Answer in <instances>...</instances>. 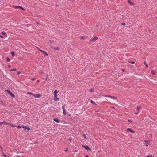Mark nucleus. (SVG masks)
Wrapping results in <instances>:
<instances>
[{
	"label": "nucleus",
	"instance_id": "nucleus-35",
	"mask_svg": "<svg viewBox=\"0 0 157 157\" xmlns=\"http://www.w3.org/2000/svg\"><path fill=\"white\" fill-rule=\"evenodd\" d=\"M3 124V122H0V125Z\"/></svg>",
	"mask_w": 157,
	"mask_h": 157
},
{
	"label": "nucleus",
	"instance_id": "nucleus-43",
	"mask_svg": "<svg viewBox=\"0 0 157 157\" xmlns=\"http://www.w3.org/2000/svg\"><path fill=\"white\" fill-rule=\"evenodd\" d=\"M0 37L1 38H3V37L2 36H1L0 35Z\"/></svg>",
	"mask_w": 157,
	"mask_h": 157
},
{
	"label": "nucleus",
	"instance_id": "nucleus-12",
	"mask_svg": "<svg viewBox=\"0 0 157 157\" xmlns=\"http://www.w3.org/2000/svg\"><path fill=\"white\" fill-rule=\"evenodd\" d=\"M3 124L5 125H6L10 124V123H8L6 121H4V122H3Z\"/></svg>",
	"mask_w": 157,
	"mask_h": 157
},
{
	"label": "nucleus",
	"instance_id": "nucleus-7",
	"mask_svg": "<svg viewBox=\"0 0 157 157\" xmlns=\"http://www.w3.org/2000/svg\"><path fill=\"white\" fill-rule=\"evenodd\" d=\"M82 147L86 149L87 150H90V149L87 146H84L82 145Z\"/></svg>",
	"mask_w": 157,
	"mask_h": 157
},
{
	"label": "nucleus",
	"instance_id": "nucleus-18",
	"mask_svg": "<svg viewBox=\"0 0 157 157\" xmlns=\"http://www.w3.org/2000/svg\"><path fill=\"white\" fill-rule=\"evenodd\" d=\"M144 64L145 65L147 68L148 67V65L145 61L144 62Z\"/></svg>",
	"mask_w": 157,
	"mask_h": 157
},
{
	"label": "nucleus",
	"instance_id": "nucleus-2",
	"mask_svg": "<svg viewBox=\"0 0 157 157\" xmlns=\"http://www.w3.org/2000/svg\"><path fill=\"white\" fill-rule=\"evenodd\" d=\"M62 109H63V114L64 115H66V112L65 108L64 106H62Z\"/></svg>",
	"mask_w": 157,
	"mask_h": 157
},
{
	"label": "nucleus",
	"instance_id": "nucleus-24",
	"mask_svg": "<svg viewBox=\"0 0 157 157\" xmlns=\"http://www.w3.org/2000/svg\"><path fill=\"white\" fill-rule=\"evenodd\" d=\"M2 155L5 157H8L6 155H5L3 152H2Z\"/></svg>",
	"mask_w": 157,
	"mask_h": 157
},
{
	"label": "nucleus",
	"instance_id": "nucleus-29",
	"mask_svg": "<svg viewBox=\"0 0 157 157\" xmlns=\"http://www.w3.org/2000/svg\"><path fill=\"white\" fill-rule=\"evenodd\" d=\"M90 102H91V103H93V104H94L96 105V104H95V103L93 101H92V100H91Z\"/></svg>",
	"mask_w": 157,
	"mask_h": 157
},
{
	"label": "nucleus",
	"instance_id": "nucleus-33",
	"mask_svg": "<svg viewBox=\"0 0 157 157\" xmlns=\"http://www.w3.org/2000/svg\"><path fill=\"white\" fill-rule=\"evenodd\" d=\"M19 7L20 8V9H21L22 10H24V8H23L22 7L20 6Z\"/></svg>",
	"mask_w": 157,
	"mask_h": 157
},
{
	"label": "nucleus",
	"instance_id": "nucleus-15",
	"mask_svg": "<svg viewBox=\"0 0 157 157\" xmlns=\"http://www.w3.org/2000/svg\"><path fill=\"white\" fill-rule=\"evenodd\" d=\"M151 73L152 74L155 75V74L156 72L155 71H154V70H151Z\"/></svg>",
	"mask_w": 157,
	"mask_h": 157
},
{
	"label": "nucleus",
	"instance_id": "nucleus-39",
	"mask_svg": "<svg viewBox=\"0 0 157 157\" xmlns=\"http://www.w3.org/2000/svg\"><path fill=\"white\" fill-rule=\"evenodd\" d=\"M0 148H1V151H2V147H0Z\"/></svg>",
	"mask_w": 157,
	"mask_h": 157
},
{
	"label": "nucleus",
	"instance_id": "nucleus-38",
	"mask_svg": "<svg viewBox=\"0 0 157 157\" xmlns=\"http://www.w3.org/2000/svg\"><path fill=\"white\" fill-rule=\"evenodd\" d=\"M39 50L41 52H42V51H43L40 49H39Z\"/></svg>",
	"mask_w": 157,
	"mask_h": 157
},
{
	"label": "nucleus",
	"instance_id": "nucleus-52",
	"mask_svg": "<svg viewBox=\"0 0 157 157\" xmlns=\"http://www.w3.org/2000/svg\"><path fill=\"white\" fill-rule=\"evenodd\" d=\"M69 140H70V141H71V139H70Z\"/></svg>",
	"mask_w": 157,
	"mask_h": 157
},
{
	"label": "nucleus",
	"instance_id": "nucleus-17",
	"mask_svg": "<svg viewBox=\"0 0 157 157\" xmlns=\"http://www.w3.org/2000/svg\"><path fill=\"white\" fill-rule=\"evenodd\" d=\"M128 2L130 4L132 5H133V3H132V2H131L130 1V0H128Z\"/></svg>",
	"mask_w": 157,
	"mask_h": 157
},
{
	"label": "nucleus",
	"instance_id": "nucleus-6",
	"mask_svg": "<svg viewBox=\"0 0 157 157\" xmlns=\"http://www.w3.org/2000/svg\"><path fill=\"white\" fill-rule=\"evenodd\" d=\"M141 108V107L140 106H137V109L138 112L137 113H134L136 114H138V112H139L138 111Z\"/></svg>",
	"mask_w": 157,
	"mask_h": 157
},
{
	"label": "nucleus",
	"instance_id": "nucleus-51",
	"mask_svg": "<svg viewBox=\"0 0 157 157\" xmlns=\"http://www.w3.org/2000/svg\"><path fill=\"white\" fill-rule=\"evenodd\" d=\"M111 108H114V107H111Z\"/></svg>",
	"mask_w": 157,
	"mask_h": 157
},
{
	"label": "nucleus",
	"instance_id": "nucleus-40",
	"mask_svg": "<svg viewBox=\"0 0 157 157\" xmlns=\"http://www.w3.org/2000/svg\"><path fill=\"white\" fill-rule=\"evenodd\" d=\"M147 157H152V155H148L147 156Z\"/></svg>",
	"mask_w": 157,
	"mask_h": 157
},
{
	"label": "nucleus",
	"instance_id": "nucleus-44",
	"mask_svg": "<svg viewBox=\"0 0 157 157\" xmlns=\"http://www.w3.org/2000/svg\"><path fill=\"white\" fill-rule=\"evenodd\" d=\"M105 99L107 101H109V98H108V99Z\"/></svg>",
	"mask_w": 157,
	"mask_h": 157
},
{
	"label": "nucleus",
	"instance_id": "nucleus-14",
	"mask_svg": "<svg viewBox=\"0 0 157 157\" xmlns=\"http://www.w3.org/2000/svg\"><path fill=\"white\" fill-rule=\"evenodd\" d=\"M42 52L44 53V54L46 56H48V54H47V53L45 51H42Z\"/></svg>",
	"mask_w": 157,
	"mask_h": 157
},
{
	"label": "nucleus",
	"instance_id": "nucleus-19",
	"mask_svg": "<svg viewBox=\"0 0 157 157\" xmlns=\"http://www.w3.org/2000/svg\"><path fill=\"white\" fill-rule=\"evenodd\" d=\"M58 93V91L57 90H55L54 91V94H57V93Z\"/></svg>",
	"mask_w": 157,
	"mask_h": 157
},
{
	"label": "nucleus",
	"instance_id": "nucleus-16",
	"mask_svg": "<svg viewBox=\"0 0 157 157\" xmlns=\"http://www.w3.org/2000/svg\"><path fill=\"white\" fill-rule=\"evenodd\" d=\"M52 48H53V49H55V50H59V48L58 47H52Z\"/></svg>",
	"mask_w": 157,
	"mask_h": 157
},
{
	"label": "nucleus",
	"instance_id": "nucleus-11",
	"mask_svg": "<svg viewBox=\"0 0 157 157\" xmlns=\"http://www.w3.org/2000/svg\"><path fill=\"white\" fill-rule=\"evenodd\" d=\"M54 121L57 123H59L60 122V121L59 119H57L56 118L54 119H53Z\"/></svg>",
	"mask_w": 157,
	"mask_h": 157
},
{
	"label": "nucleus",
	"instance_id": "nucleus-45",
	"mask_svg": "<svg viewBox=\"0 0 157 157\" xmlns=\"http://www.w3.org/2000/svg\"><path fill=\"white\" fill-rule=\"evenodd\" d=\"M39 82V80H38L37 81V82L38 83V82Z\"/></svg>",
	"mask_w": 157,
	"mask_h": 157
},
{
	"label": "nucleus",
	"instance_id": "nucleus-34",
	"mask_svg": "<svg viewBox=\"0 0 157 157\" xmlns=\"http://www.w3.org/2000/svg\"><path fill=\"white\" fill-rule=\"evenodd\" d=\"M122 25H123V26H124V25H125V23H122Z\"/></svg>",
	"mask_w": 157,
	"mask_h": 157
},
{
	"label": "nucleus",
	"instance_id": "nucleus-23",
	"mask_svg": "<svg viewBox=\"0 0 157 157\" xmlns=\"http://www.w3.org/2000/svg\"><path fill=\"white\" fill-rule=\"evenodd\" d=\"M7 61L8 62H10V59L8 57L6 58Z\"/></svg>",
	"mask_w": 157,
	"mask_h": 157
},
{
	"label": "nucleus",
	"instance_id": "nucleus-8",
	"mask_svg": "<svg viewBox=\"0 0 157 157\" xmlns=\"http://www.w3.org/2000/svg\"><path fill=\"white\" fill-rule=\"evenodd\" d=\"M127 131H129L131 132L132 133H135V132L134 131L131 130V129L130 128H128L127 129Z\"/></svg>",
	"mask_w": 157,
	"mask_h": 157
},
{
	"label": "nucleus",
	"instance_id": "nucleus-50",
	"mask_svg": "<svg viewBox=\"0 0 157 157\" xmlns=\"http://www.w3.org/2000/svg\"><path fill=\"white\" fill-rule=\"evenodd\" d=\"M37 48L39 50V49H40L38 48L37 47Z\"/></svg>",
	"mask_w": 157,
	"mask_h": 157
},
{
	"label": "nucleus",
	"instance_id": "nucleus-53",
	"mask_svg": "<svg viewBox=\"0 0 157 157\" xmlns=\"http://www.w3.org/2000/svg\"><path fill=\"white\" fill-rule=\"evenodd\" d=\"M122 71H124V70H122Z\"/></svg>",
	"mask_w": 157,
	"mask_h": 157
},
{
	"label": "nucleus",
	"instance_id": "nucleus-31",
	"mask_svg": "<svg viewBox=\"0 0 157 157\" xmlns=\"http://www.w3.org/2000/svg\"><path fill=\"white\" fill-rule=\"evenodd\" d=\"M10 126L12 127H14L16 126L12 124H10Z\"/></svg>",
	"mask_w": 157,
	"mask_h": 157
},
{
	"label": "nucleus",
	"instance_id": "nucleus-20",
	"mask_svg": "<svg viewBox=\"0 0 157 157\" xmlns=\"http://www.w3.org/2000/svg\"><path fill=\"white\" fill-rule=\"evenodd\" d=\"M19 7H20V6H15L14 7V8L16 9H20V8Z\"/></svg>",
	"mask_w": 157,
	"mask_h": 157
},
{
	"label": "nucleus",
	"instance_id": "nucleus-28",
	"mask_svg": "<svg viewBox=\"0 0 157 157\" xmlns=\"http://www.w3.org/2000/svg\"><path fill=\"white\" fill-rule=\"evenodd\" d=\"M16 127H17V128H21V126H19V125H18V126H16Z\"/></svg>",
	"mask_w": 157,
	"mask_h": 157
},
{
	"label": "nucleus",
	"instance_id": "nucleus-47",
	"mask_svg": "<svg viewBox=\"0 0 157 157\" xmlns=\"http://www.w3.org/2000/svg\"><path fill=\"white\" fill-rule=\"evenodd\" d=\"M86 157H89V156L88 155H87L86 156Z\"/></svg>",
	"mask_w": 157,
	"mask_h": 157
},
{
	"label": "nucleus",
	"instance_id": "nucleus-27",
	"mask_svg": "<svg viewBox=\"0 0 157 157\" xmlns=\"http://www.w3.org/2000/svg\"><path fill=\"white\" fill-rule=\"evenodd\" d=\"M2 34L3 35H6V33L4 32H2Z\"/></svg>",
	"mask_w": 157,
	"mask_h": 157
},
{
	"label": "nucleus",
	"instance_id": "nucleus-5",
	"mask_svg": "<svg viewBox=\"0 0 157 157\" xmlns=\"http://www.w3.org/2000/svg\"><path fill=\"white\" fill-rule=\"evenodd\" d=\"M144 144L146 146H147L148 144V141L145 140L144 141Z\"/></svg>",
	"mask_w": 157,
	"mask_h": 157
},
{
	"label": "nucleus",
	"instance_id": "nucleus-21",
	"mask_svg": "<svg viewBox=\"0 0 157 157\" xmlns=\"http://www.w3.org/2000/svg\"><path fill=\"white\" fill-rule=\"evenodd\" d=\"M94 88H91L90 89V92H93L94 91Z\"/></svg>",
	"mask_w": 157,
	"mask_h": 157
},
{
	"label": "nucleus",
	"instance_id": "nucleus-49",
	"mask_svg": "<svg viewBox=\"0 0 157 157\" xmlns=\"http://www.w3.org/2000/svg\"><path fill=\"white\" fill-rule=\"evenodd\" d=\"M25 127L23 125L22 126L23 128H25Z\"/></svg>",
	"mask_w": 157,
	"mask_h": 157
},
{
	"label": "nucleus",
	"instance_id": "nucleus-4",
	"mask_svg": "<svg viewBox=\"0 0 157 157\" xmlns=\"http://www.w3.org/2000/svg\"><path fill=\"white\" fill-rule=\"evenodd\" d=\"M105 96L109 98H110L111 99H115L116 98V97H113L109 95H105Z\"/></svg>",
	"mask_w": 157,
	"mask_h": 157
},
{
	"label": "nucleus",
	"instance_id": "nucleus-1",
	"mask_svg": "<svg viewBox=\"0 0 157 157\" xmlns=\"http://www.w3.org/2000/svg\"><path fill=\"white\" fill-rule=\"evenodd\" d=\"M6 91L9 93V94L11 95L12 97L14 98L15 97L14 95L11 92H10L9 90H7Z\"/></svg>",
	"mask_w": 157,
	"mask_h": 157
},
{
	"label": "nucleus",
	"instance_id": "nucleus-32",
	"mask_svg": "<svg viewBox=\"0 0 157 157\" xmlns=\"http://www.w3.org/2000/svg\"><path fill=\"white\" fill-rule=\"evenodd\" d=\"M129 63L132 64H134L135 63V62H129Z\"/></svg>",
	"mask_w": 157,
	"mask_h": 157
},
{
	"label": "nucleus",
	"instance_id": "nucleus-37",
	"mask_svg": "<svg viewBox=\"0 0 157 157\" xmlns=\"http://www.w3.org/2000/svg\"><path fill=\"white\" fill-rule=\"evenodd\" d=\"M20 74H21V72L20 71H19L17 73V74L18 75H19Z\"/></svg>",
	"mask_w": 157,
	"mask_h": 157
},
{
	"label": "nucleus",
	"instance_id": "nucleus-36",
	"mask_svg": "<svg viewBox=\"0 0 157 157\" xmlns=\"http://www.w3.org/2000/svg\"><path fill=\"white\" fill-rule=\"evenodd\" d=\"M68 148H66V149L65 150H64V151L66 152H67L68 151Z\"/></svg>",
	"mask_w": 157,
	"mask_h": 157
},
{
	"label": "nucleus",
	"instance_id": "nucleus-46",
	"mask_svg": "<svg viewBox=\"0 0 157 157\" xmlns=\"http://www.w3.org/2000/svg\"><path fill=\"white\" fill-rule=\"evenodd\" d=\"M84 37H81V38H82V39H84Z\"/></svg>",
	"mask_w": 157,
	"mask_h": 157
},
{
	"label": "nucleus",
	"instance_id": "nucleus-48",
	"mask_svg": "<svg viewBox=\"0 0 157 157\" xmlns=\"http://www.w3.org/2000/svg\"><path fill=\"white\" fill-rule=\"evenodd\" d=\"M128 122H129V121H130V120H128Z\"/></svg>",
	"mask_w": 157,
	"mask_h": 157
},
{
	"label": "nucleus",
	"instance_id": "nucleus-22",
	"mask_svg": "<svg viewBox=\"0 0 157 157\" xmlns=\"http://www.w3.org/2000/svg\"><path fill=\"white\" fill-rule=\"evenodd\" d=\"M82 136L84 137L85 139H86L87 138V137L86 136V135L85 134H83Z\"/></svg>",
	"mask_w": 157,
	"mask_h": 157
},
{
	"label": "nucleus",
	"instance_id": "nucleus-42",
	"mask_svg": "<svg viewBox=\"0 0 157 157\" xmlns=\"http://www.w3.org/2000/svg\"><path fill=\"white\" fill-rule=\"evenodd\" d=\"M35 78H32L31 80H33H33H35Z\"/></svg>",
	"mask_w": 157,
	"mask_h": 157
},
{
	"label": "nucleus",
	"instance_id": "nucleus-3",
	"mask_svg": "<svg viewBox=\"0 0 157 157\" xmlns=\"http://www.w3.org/2000/svg\"><path fill=\"white\" fill-rule=\"evenodd\" d=\"M59 99V98H57V94H54V100L55 101H58Z\"/></svg>",
	"mask_w": 157,
	"mask_h": 157
},
{
	"label": "nucleus",
	"instance_id": "nucleus-30",
	"mask_svg": "<svg viewBox=\"0 0 157 157\" xmlns=\"http://www.w3.org/2000/svg\"><path fill=\"white\" fill-rule=\"evenodd\" d=\"M11 54L13 56H14V52H11Z\"/></svg>",
	"mask_w": 157,
	"mask_h": 157
},
{
	"label": "nucleus",
	"instance_id": "nucleus-10",
	"mask_svg": "<svg viewBox=\"0 0 157 157\" xmlns=\"http://www.w3.org/2000/svg\"><path fill=\"white\" fill-rule=\"evenodd\" d=\"M35 98H39L41 97V95L39 94H35V95L33 96Z\"/></svg>",
	"mask_w": 157,
	"mask_h": 157
},
{
	"label": "nucleus",
	"instance_id": "nucleus-25",
	"mask_svg": "<svg viewBox=\"0 0 157 157\" xmlns=\"http://www.w3.org/2000/svg\"><path fill=\"white\" fill-rule=\"evenodd\" d=\"M25 129H27L28 130H29L30 129L27 126H25Z\"/></svg>",
	"mask_w": 157,
	"mask_h": 157
},
{
	"label": "nucleus",
	"instance_id": "nucleus-13",
	"mask_svg": "<svg viewBox=\"0 0 157 157\" xmlns=\"http://www.w3.org/2000/svg\"><path fill=\"white\" fill-rule=\"evenodd\" d=\"M27 94H29L32 95L33 96L35 95V94H33V93H31V92H28L27 93Z\"/></svg>",
	"mask_w": 157,
	"mask_h": 157
},
{
	"label": "nucleus",
	"instance_id": "nucleus-41",
	"mask_svg": "<svg viewBox=\"0 0 157 157\" xmlns=\"http://www.w3.org/2000/svg\"><path fill=\"white\" fill-rule=\"evenodd\" d=\"M8 67H11V65H8Z\"/></svg>",
	"mask_w": 157,
	"mask_h": 157
},
{
	"label": "nucleus",
	"instance_id": "nucleus-26",
	"mask_svg": "<svg viewBox=\"0 0 157 157\" xmlns=\"http://www.w3.org/2000/svg\"><path fill=\"white\" fill-rule=\"evenodd\" d=\"M16 70V69H12L11 70H10V71H15Z\"/></svg>",
	"mask_w": 157,
	"mask_h": 157
},
{
	"label": "nucleus",
	"instance_id": "nucleus-9",
	"mask_svg": "<svg viewBox=\"0 0 157 157\" xmlns=\"http://www.w3.org/2000/svg\"><path fill=\"white\" fill-rule=\"evenodd\" d=\"M98 39V37H95L94 38L92 39H91L90 41H92L94 42L96 40Z\"/></svg>",
	"mask_w": 157,
	"mask_h": 157
}]
</instances>
